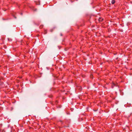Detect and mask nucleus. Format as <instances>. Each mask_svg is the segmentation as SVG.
<instances>
[{
	"label": "nucleus",
	"instance_id": "obj_1",
	"mask_svg": "<svg viewBox=\"0 0 132 132\" xmlns=\"http://www.w3.org/2000/svg\"><path fill=\"white\" fill-rule=\"evenodd\" d=\"M30 8L31 9L34 11H36L37 10V9L35 8V7L33 6L30 7Z\"/></svg>",
	"mask_w": 132,
	"mask_h": 132
},
{
	"label": "nucleus",
	"instance_id": "obj_10",
	"mask_svg": "<svg viewBox=\"0 0 132 132\" xmlns=\"http://www.w3.org/2000/svg\"><path fill=\"white\" fill-rule=\"evenodd\" d=\"M58 103V102L57 100H56L55 102V104H57Z\"/></svg>",
	"mask_w": 132,
	"mask_h": 132
},
{
	"label": "nucleus",
	"instance_id": "obj_5",
	"mask_svg": "<svg viewBox=\"0 0 132 132\" xmlns=\"http://www.w3.org/2000/svg\"><path fill=\"white\" fill-rule=\"evenodd\" d=\"M111 3L112 4H114L115 3V1L114 0H112Z\"/></svg>",
	"mask_w": 132,
	"mask_h": 132
},
{
	"label": "nucleus",
	"instance_id": "obj_4",
	"mask_svg": "<svg viewBox=\"0 0 132 132\" xmlns=\"http://www.w3.org/2000/svg\"><path fill=\"white\" fill-rule=\"evenodd\" d=\"M103 20V19L101 18H99L98 21L99 22H102Z\"/></svg>",
	"mask_w": 132,
	"mask_h": 132
},
{
	"label": "nucleus",
	"instance_id": "obj_17",
	"mask_svg": "<svg viewBox=\"0 0 132 132\" xmlns=\"http://www.w3.org/2000/svg\"><path fill=\"white\" fill-rule=\"evenodd\" d=\"M60 35L61 36H62V33H61L60 34Z\"/></svg>",
	"mask_w": 132,
	"mask_h": 132
},
{
	"label": "nucleus",
	"instance_id": "obj_7",
	"mask_svg": "<svg viewBox=\"0 0 132 132\" xmlns=\"http://www.w3.org/2000/svg\"><path fill=\"white\" fill-rule=\"evenodd\" d=\"M55 29V27L53 28L52 29H50V31L51 32H52L53 30Z\"/></svg>",
	"mask_w": 132,
	"mask_h": 132
},
{
	"label": "nucleus",
	"instance_id": "obj_6",
	"mask_svg": "<svg viewBox=\"0 0 132 132\" xmlns=\"http://www.w3.org/2000/svg\"><path fill=\"white\" fill-rule=\"evenodd\" d=\"M36 5H39L40 4V2L38 1V2H36Z\"/></svg>",
	"mask_w": 132,
	"mask_h": 132
},
{
	"label": "nucleus",
	"instance_id": "obj_20",
	"mask_svg": "<svg viewBox=\"0 0 132 132\" xmlns=\"http://www.w3.org/2000/svg\"><path fill=\"white\" fill-rule=\"evenodd\" d=\"M0 125H1V126H2V124H1Z\"/></svg>",
	"mask_w": 132,
	"mask_h": 132
},
{
	"label": "nucleus",
	"instance_id": "obj_18",
	"mask_svg": "<svg viewBox=\"0 0 132 132\" xmlns=\"http://www.w3.org/2000/svg\"><path fill=\"white\" fill-rule=\"evenodd\" d=\"M21 15H22V13H21Z\"/></svg>",
	"mask_w": 132,
	"mask_h": 132
},
{
	"label": "nucleus",
	"instance_id": "obj_2",
	"mask_svg": "<svg viewBox=\"0 0 132 132\" xmlns=\"http://www.w3.org/2000/svg\"><path fill=\"white\" fill-rule=\"evenodd\" d=\"M77 89H78L79 91H81L82 90V88L80 86L78 87L77 88Z\"/></svg>",
	"mask_w": 132,
	"mask_h": 132
},
{
	"label": "nucleus",
	"instance_id": "obj_14",
	"mask_svg": "<svg viewBox=\"0 0 132 132\" xmlns=\"http://www.w3.org/2000/svg\"><path fill=\"white\" fill-rule=\"evenodd\" d=\"M69 127V126H64V127H64L65 128V127Z\"/></svg>",
	"mask_w": 132,
	"mask_h": 132
},
{
	"label": "nucleus",
	"instance_id": "obj_15",
	"mask_svg": "<svg viewBox=\"0 0 132 132\" xmlns=\"http://www.w3.org/2000/svg\"><path fill=\"white\" fill-rule=\"evenodd\" d=\"M13 16L15 18H16L15 16H14V15H13Z\"/></svg>",
	"mask_w": 132,
	"mask_h": 132
},
{
	"label": "nucleus",
	"instance_id": "obj_13",
	"mask_svg": "<svg viewBox=\"0 0 132 132\" xmlns=\"http://www.w3.org/2000/svg\"><path fill=\"white\" fill-rule=\"evenodd\" d=\"M90 77L91 78H93V75H90Z\"/></svg>",
	"mask_w": 132,
	"mask_h": 132
},
{
	"label": "nucleus",
	"instance_id": "obj_8",
	"mask_svg": "<svg viewBox=\"0 0 132 132\" xmlns=\"http://www.w3.org/2000/svg\"><path fill=\"white\" fill-rule=\"evenodd\" d=\"M43 27V25H41L39 26V28L40 29L42 28Z\"/></svg>",
	"mask_w": 132,
	"mask_h": 132
},
{
	"label": "nucleus",
	"instance_id": "obj_11",
	"mask_svg": "<svg viewBox=\"0 0 132 132\" xmlns=\"http://www.w3.org/2000/svg\"><path fill=\"white\" fill-rule=\"evenodd\" d=\"M59 121H60V122H61V123L62 124L63 123V121H62V120H59Z\"/></svg>",
	"mask_w": 132,
	"mask_h": 132
},
{
	"label": "nucleus",
	"instance_id": "obj_9",
	"mask_svg": "<svg viewBox=\"0 0 132 132\" xmlns=\"http://www.w3.org/2000/svg\"><path fill=\"white\" fill-rule=\"evenodd\" d=\"M8 40L9 41H11L12 40V39L10 38H8Z\"/></svg>",
	"mask_w": 132,
	"mask_h": 132
},
{
	"label": "nucleus",
	"instance_id": "obj_3",
	"mask_svg": "<svg viewBox=\"0 0 132 132\" xmlns=\"http://www.w3.org/2000/svg\"><path fill=\"white\" fill-rule=\"evenodd\" d=\"M117 86V84H115L114 83H112V88H113V87L114 86Z\"/></svg>",
	"mask_w": 132,
	"mask_h": 132
},
{
	"label": "nucleus",
	"instance_id": "obj_12",
	"mask_svg": "<svg viewBox=\"0 0 132 132\" xmlns=\"http://www.w3.org/2000/svg\"><path fill=\"white\" fill-rule=\"evenodd\" d=\"M44 32H45V34H46L47 33V31L46 30H44Z\"/></svg>",
	"mask_w": 132,
	"mask_h": 132
},
{
	"label": "nucleus",
	"instance_id": "obj_16",
	"mask_svg": "<svg viewBox=\"0 0 132 132\" xmlns=\"http://www.w3.org/2000/svg\"><path fill=\"white\" fill-rule=\"evenodd\" d=\"M61 105H60L59 106V108H61Z\"/></svg>",
	"mask_w": 132,
	"mask_h": 132
},
{
	"label": "nucleus",
	"instance_id": "obj_21",
	"mask_svg": "<svg viewBox=\"0 0 132 132\" xmlns=\"http://www.w3.org/2000/svg\"><path fill=\"white\" fill-rule=\"evenodd\" d=\"M34 23H35V24H36L34 22Z\"/></svg>",
	"mask_w": 132,
	"mask_h": 132
},
{
	"label": "nucleus",
	"instance_id": "obj_19",
	"mask_svg": "<svg viewBox=\"0 0 132 132\" xmlns=\"http://www.w3.org/2000/svg\"><path fill=\"white\" fill-rule=\"evenodd\" d=\"M52 96H49V97H52Z\"/></svg>",
	"mask_w": 132,
	"mask_h": 132
}]
</instances>
